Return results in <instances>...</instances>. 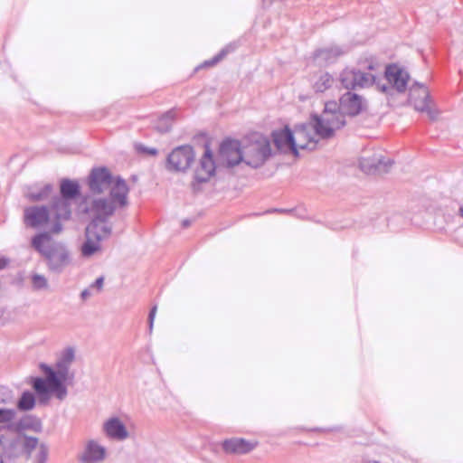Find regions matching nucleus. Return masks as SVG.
<instances>
[{"mask_svg":"<svg viewBox=\"0 0 463 463\" xmlns=\"http://www.w3.org/2000/svg\"><path fill=\"white\" fill-rule=\"evenodd\" d=\"M129 189L126 181L118 177L109 192V198L95 199L92 202V220L86 227L85 232H111V226L108 219L114 213L118 207L128 205V194Z\"/></svg>","mask_w":463,"mask_h":463,"instance_id":"f257e3e1","label":"nucleus"},{"mask_svg":"<svg viewBox=\"0 0 463 463\" xmlns=\"http://www.w3.org/2000/svg\"><path fill=\"white\" fill-rule=\"evenodd\" d=\"M359 69L345 68L339 75V80L343 88L349 91L356 89H365L373 85L382 92H387L390 87L381 83V65L378 61L370 56L359 61Z\"/></svg>","mask_w":463,"mask_h":463,"instance_id":"f03ea898","label":"nucleus"},{"mask_svg":"<svg viewBox=\"0 0 463 463\" xmlns=\"http://www.w3.org/2000/svg\"><path fill=\"white\" fill-rule=\"evenodd\" d=\"M60 209L50 201L48 205H33L24 211V223L33 229H44L45 232H61L66 222V215H61Z\"/></svg>","mask_w":463,"mask_h":463,"instance_id":"7ed1b4c3","label":"nucleus"},{"mask_svg":"<svg viewBox=\"0 0 463 463\" xmlns=\"http://www.w3.org/2000/svg\"><path fill=\"white\" fill-rule=\"evenodd\" d=\"M316 135L322 138L331 137L335 131L345 125V115L335 101H328L320 116L314 117Z\"/></svg>","mask_w":463,"mask_h":463,"instance_id":"20e7f679","label":"nucleus"},{"mask_svg":"<svg viewBox=\"0 0 463 463\" xmlns=\"http://www.w3.org/2000/svg\"><path fill=\"white\" fill-rule=\"evenodd\" d=\"M33 244L45 257L51 269L58 270L70 261L66 249L55 243L50 233H39L33 238Z\"/></svg>","mask_w":463,"mask_h":463,"instance_id":"39448f33","label":"nucleus"},{"mask_svg":"<svg viewBox=\"0 0 463 463\" xmlns=\"http://www.w3.org/2000/svg\"><path fill=\"white\" fill-rule=\"evenodd\" d=\"M270 155L269 140L262 135L255 134L243 145L242 162L252 168H258Z\"/></svg>","mask_w":463,"mask_h":463,"instance_id":"423d86ee","label":"nucleus"},{"mask_svg":"<svg viewBox=\"0 0 463 463\" xmlns=\"http://www.w3.org/2000/svg\"><path fill=\"white\" fill-rule=\"evenodd\" d=\"M80 194V184L71 179H61L60 182V194L52 196V203L71 220L72 215V201Z\"/></svg>","mask_w":463,"mask_h":463,"instance_id":"0eeeda50","label":"nucleus"},{"mask_svg":"<svg viewBox=\"0 0 463 463\" xmlns=\"http://www.w3.org/2000/svg\"><path fill=\"white\" fill-rule=\"evenodd\" d=\"M192 146L184 145L175 147L167 156V168L171 171H185L194 160Z\"/></svg>","mask_w":463,"mask_h":463,"instance_id":"6e6552de","label":"nucleus"},{"mask_svg":"<svg viewBox=\"0 0 463 463\" xmlns=\"http://www.w3.org/2000/svg\"><path fill=\"white\" fill-rule=\"evenodd\" d=\"M219 159L222 164L228 167L240 164L243 159V146H241L238 140H224L220 146Z\"/></svg>","mask_w":463,"mask_h":463,"instance_id":"1a4fd4ad","label":"nucleus"},{"mask_svg":"<svg viewBox=\"0 0 463 463\" xmlns=\"http://www.w3.org/2000/svg\"><path fill=\"white\" fill-rule=\"evenodd\" d=\"M47 378L45 380L36 378L33 381V388L39 395H44L51 392H57L60 398L65 393L64 389L61 387V380L57 377L56 373L49 367L43 366Z\"/></svg>","mask_w":463,"mask_h":463,"instance_id":"9d476101","label":"nucleus"},{"mask_svg":"<svg viewBox=\"0 0 463 463\" xmlns=\"http://www.w3.org/2000/svg\"><path fill=\"white\" fill-rule=\"evenodd\" d=\"M409 100L414 109L420 112H427L430 118H434V113L430 109V93L423 84L416 83L410 90Z\"/></svg>","mask_w":463,"mask_h":463,"instance_id":"9b49d317","label":"nucleus"},{"mask_svg":"<svg viewBox=\"0 0 463 463\" xmlns=\"http://www.w3.org/2000/svg\"><path fill=\"white\" fill-rule=\"evenodd\" d=\"M337 105L345 115L354 117L365 109L366 101L363 96L348 90L341 96Z\"/></svg>","mask_w":463,"mask_h":463,"instance_id":"f8f14e48","label":"nucleus"},{"mask_svg":"<svg viewBox=\"0 0 463 463\" xmlns=\"http://www.w3.org/2000/svg\"><path fill=\"white\" fill-rule=\"evenodd\" d=\"M392 164V160L375 154L373 156L362 157L359 162L361 170L367 175L387 173Z\"/></svg>","mask_w":463,"mask_h":463,"instance_id":"ddd939ff","label":"nucleus"},{"mask_svg":"<svg viewBox=\"0 0 463 463\" xmlns=\"http://www.w3.org/2000/svg\"><path fill=\"white\" fill-rule=\"evenodd\" d=\"M384 78L390 85V89L386 93H389L392 88H394L398 92L405 91L409 80L408 73L397 65L390 64L386 67L384 71ZM387 86V84H385Z\"/></svg>","mask_w":463,"mask_h":463,"instance_id":"4468645a","label":"nucleus"},{"mask_svg":"<svg viewBox=\"0 0 463 463\" xmlns=\"http://www.w3.org/2000/svg\"><path fill=\"white\" fill-rule=\"evenodd\" d=\"M112 180L113 177L108 168H93L90 175V189L94 194H101L110 187Z\"/></svg>","mask_w":463,"mask_h":463,"instance_id":"2eb2a0df","label":"nucleus"},{"mask_svg":"<svg viewBox=\"0 0 463 463\" xmlns=\"http://www.w3.org/2000/svg\"><path fill=\"white\" fill-rule=\"evenodd\" d=\"M272 140L279 151L283 153L292 152L295 156L298 155V151H296L297 141L294 139L293 131L288 126L274 130Z\"/></svg>","mask_w":463,"mask_h":463,"instance_id":"dca6fc26","label":"nucleus"},{"mask_svg":"<svg viewBox=\"0 0 463 463\" xmlns=\"http://www.w3.org/2000/svg\"><path fill=\"white\" fill-rule=\"evenodd\" d=\"M24 452L31 463H45L47 450L43 444L39 443L36 438H23Z\"/></svg>","mask_w":463,"mask_h":463,"instance_id":"f3484780","label":"nucleus"},{"mask_svg":"<svg viewBox=\"0 0 463 463\" xmlns=\"http://www.w3.org/2000/svg\"><path fill=\"white\" fill-rule=\"evenodd\" d=\"M215 173V163L213 161V153L207 146L199 165L194 171V180L197 183L207 182Z\"/></svg>","mask_w":463,"mask_h":463,"instance_id":"a211bd4d","label":"nucleus"},{"mask_svg":"<svg viewBox=\"0 0 463 463\" xmlns=\"http://www.w3.org/2000/svg\"><path fill=\"white\" fill-rule=\"evenodd\" d=\"M348 52L347 49L338 46L331 45L329 47L318 49L314 52L313 58L324 64H331L335 62L341 56Z\"/></svg>","mask_w":463,"mask_h":463,"instance_id":"6ab92c4d","label":"nucleus"},{"mask_svg":"<svg viewBox=\"0 0 463 463\" xmlns=\"http://www.w3.org/2000/svg\"><path fill=\"white\" fill-rule=\"evenodd\" d=\"M311 126H300L294 129L293 136L296 142V151L298 149H313L316 146L317 140L310 131Z\"/></svg>","mask_w":463,"mask_h":463,"instance_id":"aec40b11","label":"nucleus"},{"mask_svg":"<svg viewBox=\"0 0 463 463\" xmlns=\"http://www.w3.org/2000/svg\"><path fill=\"white\" fill-rule=\"evenodd\" d=\"M53 192V185L52 184H34L26 187L24 192L25 198L30 202H43L46 201Z\"/></svg>","mask_w":463,"mask_h":463,"instance_id":"412c9836","label":"nucleus"},{"mask_svg":"<svg viewBox=\"0 0 463 463\" xmlns=\"http://www.w3.org/2000/svg\"><path fill=\"white\" fill-rule=\"evenodd\" d=\"M255 448L254 443H250L243 439H231L224 440L222 449L227 453L245 454Z\"/></svg>","mask_w":463,"mask_h":463,"instance_id":"4be33fe9","label":"nucleus"},{"mask_svg":"<svg viewBox=\"0 0 463 463\" xmlns=\"http://www.w3.org/2000/svg\"><path fill=\"white\" fill-rule=\"evenodd\" d=\"M104 430L107 435L113 439H124L128 437L124 424L117 418L109 420L104 425Z\"/></svg>","mask_w":463,"mask_h":463,"instance_id":"5701e85b","label":"nucleus"},{"mask_svg":"<svg viewBox=\"0 0 463 463\" xmlns=\"http://www.w3.org/2000/svg\"><path fill=\"white\" fill-rule=\"evenodd\" d=\"M105 449L94 441H90L86 447L82 459L87 463H97L105 458Z\"/></svg>","mask_w":463,"mask_h":463,"instance_id":"b1692460","label":"nucleus"},{"mask_svg":"<svg viewBox=\"0 0 463 463\" xmlns=\"http://www.w3.org/2000/svg\"><path fill=\"white\" fill-rule=\"evenodd\" d=\"M335 82L334 77L328 72H321L313 81V89L317 93L329 90Z\"/></svg>","mask_w":463,"mask_h":463,"instance_id":"393cba45","label":"nucleus"},{"mask_svg":"<svg viewBox=\"0 0 463 463\" xmlns=\"http://www.w3.org/2000/svg\"><path fill=\"white\" fill-rule=\"evenodd\" d=\"M101 237L95 233L93 236L87 238L81 246V253L84 257H90L100 250Z\"/></svg>","mask_w":463,"mask_h":463,"instance_id":"a878e982","label":"nucleus"},{"mask_svg":"<svg viewBox=\"0 0 463 463\" xmlns=\"http://www.w3.org/2000/svg\"><path fill=\"white\" fill-rule=\"evenodd\" d=\"M175 112L169 110L163 114L156 123L155 128L160 133H166L172 128L175 121Z\"/></svg>","mask_w":463,"mask_h":463,"instance_id":"bb28decb","label":"nucleus"},{"mask_svg":"<svg viewBox=\"0 0 463 463\" xmlns=\"http://www.w3.org/2000/svg\"><path fill=\"white\" fill-rule=\"evenodd\" d=\"M34 402L33 395L31 392H24L18 402V408L21 411H28L33 408Z\"/></svg>","mask_w":463,"mask_h":463,"instance_id":"cd10ccee","label":"nucleus"},{"mask_svg":"<svg viewBox=\"0 0 463 463\" xmlns=\"http://www.w3.org/2000/svg\"><path fill=\"white\" fill-rule=\"evenodd\" d=\"M15 412L13 410L0 409V430L9 426L14 420Z\"/></svg>","mask_w":463,"mask_h":463,"instance_id":"c85d7f7f","label":"nucleus"},{"mask_svg":"<svg viewBox=\"0 0 463 463\" xmlns=\"http://www.w3.org/2000/svg\"><path fill=\"white\" fill-rule=\"evenodd\" d=\"M32 283L34 288L41 289L47 287V279L44 276L34 274L32 277Z\"/></svg>","mask_w":463,"mask_h":463,"instance_id":"c756f323","label":"nucleus"},{"mask_svg":"<svg viewBox=\"0 0 463 463\" xmlns=\"http://www.w3.org/2000/svg\"><path fill=\"white\" fill-rule=\"evenodd\" d=\"M230 52L229 47L223 48L217 55L209 61H204L205 66H213L218 63L228 52Z\"/></svg>","mask_w":463,"mask_h":463,"instance_id":"7c9ffc66","label":"nucleus"},{"mask_svg":"<svg viewBox=\"0 0 463 463\" xmlns=\"http://www.w3.org/2000/svg\"><path fill=\"white\" fill-rule=\"evenodd\" d=\"M156 313V307H154L151 309L150 314H149V328H150V330H152V328H153Z\"/></svg>","mask_w":463,"mask_h":463,"instance_id":"2f4dec72","label":"nucleus"},{"mask_svg":"<svg viewBox=\"0 0 463 463\" xmlns=\"http://www.w3.org/2000/svg\"><path fill=\"white\" fill-rule=\"evenodd\" d=\"M104 279L102 277L96 279L94 284L91 286L92 288H96L99 291H100L103 288Z\"/></svg>","mask_w":463,"mask_h":463,"instance_id":"473e14b6","label":"nucleus"},{"mask_svg":"<svg viewBox=\"0 0 463 463\" xmlns=\"http://www.w3.org/2000/svg\"><path fill=\"white\" fill-rule=\"evenodd\" d=\"M73 356H74V354H73L72 349H67L65 351V353H64V360H65L66 363L71 362L72 359H73Z\"/></svg>","mask_w":463,"mask_h":463,"instance_id":"72a5a7b5","label":"nucleus"},{"mask_svg":"<svg viewBox=\"0 0 463 463\" xmlns=\"http://www.w3.org/2000/svg\"><path fill=\"white\" fill-rule=\"evenodd\" d=\"M144 152L150 156H156L158 153V150L155 147H146L144 148Z\"/></svg>","mask_w":463,"mask_h":463,"instance_id":"f704fd0d","label":"nucleus"},{"mask_svg":"<svg viewBox=\"0 0 463 463\" xmlns=\"http://www.w3.org/2000/svg\"><path fill=\"white\" fill-rule=\"evenodd\" d=\"M8 265V260L1 258L0 259V270L7 267Z\"/></svg>","mask_w":463,"mask_h":463,"instance_id":"c9c22d12","label":"nucleus"},{"mask_svg":"<svg viewBox=\"0 0 463 463\" xmlns=\"http://www.w3.org/2000/svg\"><path fill=\"white\" fill-rule=\"evenodd\" d=\"M190 225V221L189 220H184L183 222H182V228L183 229H187Z\"/></svg>","mask_w":463,"mask_h":463,"instance_id":"e433bc0d","label":"nucleus"},{"mask_svg":"<svg viewBox=\"0 0 463 463\" xmlns=\"http://www.w3.org/2000/svg\"><path fill=\"white\" fill-rule=\"evenodd\" d=\"M81 296H82L83 298H86L88 296H90V293L86 289V290L82 291Z\"/></svg>","mask_w":463,"mask_h":463,"instance_id":"4c0bfd02","label":"nucleus"},{"mask_svg":"<svg viewBox=\"0 0 463 463\" xmlns=\"http://www.w3.org/2000/svg\"><path fill=\"white\" fill-rule=\"evenodd\" d=\"M363 463H380V462H379V461H377V460H371V459H368V460L364 461Z\"/></svg>","mask_w":463,"mask_h":463,"instance_id":"58836bf2","label":"nucleus"},{"mask_svg":"<svg viewBox=\"0 0 463 463\" xmlns=\"http://www.w3.org/2000/svg\"><path fill=\"white\" fill-rule=\"evenodd\" d=\"M459 213H460V215L463 217V206H460Z\"/></svg>","mask_w":463,"mask_h":463,"instance_id":"ea45409f","label":"nucleus"},{"mask_svg":"<svg viewBox=\"0 0 463 463\" xmlns=\"http://www.w3.org/2000/svg\"><path fill=\"white\" fill-rule=\"evenodd\" d=\"M0 463H5L4 460L2 458H0Z\"/></svg>","mask_w":463,"mask_h":463,"instance_id":"a19ab883","label":"nucleus"}]
</instances>
